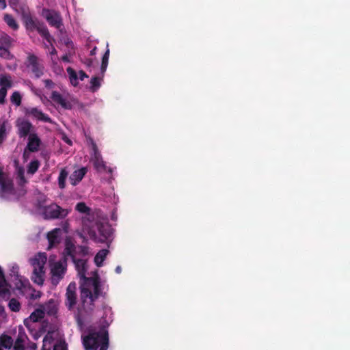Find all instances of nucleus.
<instances>
[{"mask_svg":"<svg viewBox=\"0 0 350 350\" xmlns=\"http://www.w3.org/2000/svg\"><path fill=\"white\" fill-rule=\"evenodd\" d=\"M45 87L47 88H53L55 87V84L52 79H46L44 80Z\"/></svg>","mask_w":350,"mask_h":350,"instance_id":"44","label":"nucleus"},{"mask_svg":"<svg viewBox=\"0 0 350 350\" xmlns=\"http://www.w3.org/2000/svg\"><path fill=\"white\" fill-rule=\"evenodd\" d=\"M66 142L68 143V144H70L71 143V140L68 139V140L66 141Z\"/></svg>","mask_w":350,"mask_h":350,"instance_id":"58","label":"nucleus"},{"mask_svg":"<svg viewBox=\"0 0 350 350\" xmlns=\"http://www.w3.org/2000/svg\"><path fill=\"white\" fill-rule=\"evenodd\" d=\"M88 173V167H82L79 170H75L70 176V181L72 185H77L81 181Z\"/></svg>","mask_w":350,"mask_h":350,"instance_id":"18","label":"nucleus"},{"mask_svg":"<svg viewBox=\"0 0 350 350\" xmlns=\"http://www.w3.org/2000/svg\"><path fill=\"white\" fill-rule=\"evenodd\" d=\"M68 172L67 171L66 169H65V167H64L63 169L61 170L59 174V177H58V185H59V188L60 189H64L65 187H66V178L68 176Z\"/></svg>","mask_w":350,"mask_h":350,"instance_id":"26","label":"nucleus"},{"mask_svg":"<svg viewBox=\"0 0 350 350\" xmlns=\"http://www.w3.org/2000/svg\"><path fill=\"white\" fill-rule=\"evenodd\" d=\"M63 259L66 260V256H70L72 260L75 259L76 256V246L70 239H66L65 243V247L63 252Z\"/></svg>","mask_w":350,"mask_h":350,"instance_id":"21","label":"nucleus"},{"mask_svg":"<svg viewBox=\"0 0 350 350\" xmlns=\"http://www.w3.org/2000/svg\"><path fill=\"white\" fill-rule=\"evenodd\" d=\"M92 63V61L91 59L88 60V66H90Z\"/></svg>","mask_w":350,"mask_h":350,"instance_id":"57","label":"nucleus"},{"mask_svg":"<svg viewBox=\"0 0 350 350\" xmlns=\"http://www.w3.org/2000/svg\"><path fill=\"white\" fill-rule=\"evenodd\" d=\"M5 131L6 128L4 123L0 124V139H3V137H4L5 135Z\"/></svg>","mask_w":350,"mask_h":350,"instance_id":"47","label":"nucleus"},{"mask_svg":"<svg viewBox=\"0 0 350 350\" xmlns=\"http://www.w3.org/2000/svg\"><path fill=\"white\" fill-rule=\"evenodd\" d=\"M83 345L86 350H107L109 347V332L106 328L99 331L90 330L88 334L83 337Z\"/></svg>","mask_w":350,"mask_h":350,"instance_id":"1","label":"nucleus"},{"mask_svg":"<svg viewBox=\"0 0 350 350\" xmlns=\"http://www.w3.org/2000/svg\"><path fill=\"white\" fill-rule=\"evenodd\" d=\"M0 86L4 88L8 92V89L12 87V81L11 76L4 75L0 78Z\"/></svg>","mask_w":350,"mask_h":350,"instance_id":"28","label":"nucleus"},{"mask_svg":"<svg viewBox=\"0 0 350 350\" xmlns=\"http://www.w3.org/2000/svg\"><path fill=\"white\" fill-rule=\"evenodd\" d=\"M79 73V79L83 80L85 78H88V75H86L85 72L83 71V70H81Z\"/></svg>","mask_w":350,"mask_h":350,"instance_id":"48","label":"nucleus"},{"mask_svg":"<svg viewBox=\"0 0 350 350\" xmlns=\"http://www.w3.org/2000/svg\"><path fill=\"white\" fill-rule=\"evenodd\" d=\"M16 126L18 128L17 133L20 137H25L29 136L31 131L33 129V126L29 120L22 119L16 121Z\"/></svg>","mask_w":350,"mask_h":350,"instance_id":"12","label":"nucleus"},{"mask_svg":"<svg viewBox=\"0 0 350 350\" xmlns=\"http://www.w3.org/2000/svg\"><path fill=\"white\" fill-rule=\"evenodd\" d=\"M26 66L31 68L36 78L38 79L43 76L44 66L43 64L40 62V59H39L35 54H28Z\"/></svg>","mask_w":350,"mask_h":350,"instance_id":"8","label":"nucleus"},{"mask_svg":"<svg viewBox=\"0 0 350 350\" xmlns=\"http://www.w3.org/2000/svg\"><path fill=\"white\" fill-rule=\"evenodd\" d=\"M68 213V210L62 208L57 204H51L44 208V216L47 219H64Z\"/></svg>","mask_w":350,"mask_h":350,"instance_id":"9","label":"nucleus"},{"mask_svg":"<svg viewBox=\"0 0 350 350\" xmlns=\"http://www.w3.org/2000/svg\"><path fill=\"white\" fill-rule=\"evenodd\" d=\"M108 64H109V60L105 59V57H103L102 61H101V67H100L101 73L103 75H105V73L107 70V67L108 66Z\"/></svg>","mask_w":350,"mask_h":350,"instance_id":"41","label":"nucleus"},{"mask_svg":"<svg viewBox=\"0 0 350 350\" xmlns=\"http://www.w3.org/2000/svg\"><path fill=\"white\" fill-rule=\"evenodd\" d=\"M67 263L66 259L62 260L51 262L50 261V273L51 274V283L54 286H57L60 280L64 278L66 273Z\"/></svg>","mask_w":350,"mask_h":350,"instance_id":"5","label":"nucleus"},{"mask_svg":"<svg viewBox=\"0 0 350 350\" xmlns=\"http://www.w3.org/2000/svg\"><path fill=\"white\" fill-rule=\"evenodd\" d=\"M75 209L81 213H88L90 210V207L87 206L85 202L77 203Z\"/></svg>","mask_w":350,"mask_h":350,"instance_id":"40","label":"nucleus"},{"mask_svg":"<svg viewBox=\"0 0 350 350\" xmlns=\"http://www.w3.org/2000/svg\"><path fill=\"white\" fill-rule=\"evenodd\" d=\"M4 21L6 22L7 25L11 27L14 30H17L19 28V25L16 22V20H14V17L12 16L10 14H4Z\"/></svg>","mask_w":350,"mask_h":350,"instance_id":"27","label":"nucleus"},{"mask_svg":"<svg viewBox=\"0 0 350 350\" xmlns=\"http://www.w3.org/2000/svg\"><path fill=\"white\" fill-rule=\"evenodd\" d=\"M109 252V250L102 249L98 252L96 253L94 257V262L96 266L100 267L103 265V261H105L107 255Z\"/></svg>","mask_w":350,"mask_h":350,"instance_id":"25","label":"nucleus"},{"mask_svg":"<svg viewBox=\"0 0 350 350\" xmlns=\"http://www.w3.org/2000/svg\"><path fill=\"white\" fill-rule=\"evenodd\" d=\"M96 228L98 234L95 231H89V235L96 243H108L111 240L113 228L111 225L105 222H96Z\"/></svg>","mask_w":350,"mask_h":350,"instance_id":"3","label":"nucleus"},{"mask_svg":"<svg viewBox=\"0 0 350 350\" xmlns=\"http://www.w3.org/2000/svg\"><path fill=\"white\" fill-rule=\"evenodd\" d=\"M22 19L28 31L36 30L43 38H44L49 44H52L55 39L51 36L46 26L44 23H40L38 20L33 19L31 12L27 7H21Z\"/></svg>","mask_w":350,"mask_h":350,"instance_id":"2","label":"nucleus"},{"mask_svg":"<svg viewBox=\"0 0 350 350\" xmlns=\"http://www.w3.org/2000/svg\"><path fill=\"white\" fill-rule=\"evenodd\" d=\"M44 17L52 27L59 29L62 27V19L59 12L53 10H46L44 13Z\"/></svg>","mask_w":350,"mask_h":350,"instance_id":"13","label":"nucleus"},{"mask_svg":"<svg viewBox=\"0 0 350 350\" xmlns=\"http://www.w3.org/2000/svg\"><path fill=\"white\" fill-rule=\"evenodd\" d=\"M14 185L12 179L0 169V190L2 193H12Z\"/></svg>","mask_w":350,"mask_h":350,"instance_id":"14","label":"nucleus"},{"mask_svg":"<svg viewBox=\"0 0 350 350\" xmlns=\"http://www.w3.org/2000/svg\"><path fill=\"white\" fill-rule=\"evenodd\" d=\"M109 49H107L103 55V57L105 58V59L109 60Z\"/></svg>","mask_w":350,"mask_h":350,"instance_id":"51","label":"nucleus"},{"mask_svg":"<svg viewBox=\"0 0 350 350\" xmlns=\"http://www.w3.org/2000/svg\"><path fill=\"white\" fill-rule=\"evenodd\" d=\"M61 59L64 62H69V57L68 55H64L62 57H61Z\"/></svg>","mask_w":350,"mask_h":350,"instance_id":"53","label":"nucleus"},{"mask_svg":"<svg viewBox=\"0 0 350 350\" xmlns=\"http://www.w3.org/2000/svg\"><path fill=\"white\" fill-rule=\"evenodd\" d=\"M81 252L83 253V254H87L88 253L87 248H85V247H81Z\"/></svg>","mask_w":350,"mask_h":350,"instance_id":"55","label":"nucleus"},{"mask_svg":"<svg viewBox=\"0 0 350 350\" xmlns=\"http://www.w3.org/2000/svg\"><path fill=\"white\" fill-rule=\"evenodd\" d=\"M81 288H93V292L96 295H100L102 293L101 284L100 282V278L97 273H94V276L85 278L80 281V293H81Z\"/></svg>","mask_w":350,"mask_h":350,"instance_id":"7","label":"nucleus"},{"mask_svg":"<svg viewBox=\"0 0 350 350\" xmlns=\"http://www.w3.org/2000/svg\"><path fill=\"white\" fill-rule=\"evenodd\" d=\"M8 94V92H6V90H5L4 88L1 87L0 88V104L5 103V97Z\"/></svg>","mask_w":350,"mask_h":350,"instance_id":"42","label":"nucleus"},{"mask_svg":"<svg viewBox=\"0 0 350 350\" xmlns=\"http://www.w3.org/2000/svg\"><path fill=\"white\" fill-rule=\"evenodd\" d=\"M62 234V230L60 228H54L53 230L49 231L47 234L46 237L49 243V248L53 247L57 244L60 243L61 237L60 234Z\"/></svg>","mask_w":350,"mask_h":350,"instance_id":"20","label":"nucleus"},{"mask_svg":"<svg viewBox=\"0 0 350 350\" xmlns=\"http://www.w3.org/2000/svg\"><path fill=\"white\" fill-rule=\"evenodd\" d=\"M9 284L5 280V273L0 266V296L5 297L7 295H10Z\"/></svg>","mask_w":350,"mask_h":350,"instance_id":"22","label":"nucleus"},{"mask_svg":"<svg viewBox=\"0 0 350 350\" xmlns=\"http://www.w3.org/2000/svg\"><path fill=\"white\" fill-rule=\"evenodd\" d=\"M51 99L55 103L59 104L63 109H70L72 107L71 103L68 102L66 99L64 98L62 95L57 91H53L51 95Z\"/></svg>","mask_w":350,"mask_h":350,"instance_id":"19","label":"nucleus"},{"mask_svg":"<svg viewBox=\"0 0 350 350\" xmlns=\"http://www.w3.org/2000/svg\"><path fill=\"white\" fill-rule=\"evenodd\" d=\"M26 286V282L21 279H18L17 282L16 283V288L18 290H22L24 287Z\"/></svg>","mask_w":350,"mask_h":350,"instance_id":"43","label":"nucleus"},{"mask_svg":"<svg viewBox=\"0 0 350 350\" xmlns=\"http://www.w3.org/2000/svg\"><path fill=\"white\" fill-rule=\"evenodd\" d=\"M89 142L94 151L93 163L96 170H103L106 167L105 163L102 158L101 154L99 152L97 146L94 139L89 138Z\"/></svg>","mask_w":350,"mask_h":350,"instance_id":"11","label":"nucleus"},{"mask_svg":"<svg viewBox=\"0 0 350 350\" xmlns=\"http://www.w3.org/2000/svg\"><path fill=\"white\" fill-rule=\"evenodd\" d=\"M0 57L4 58L5 59L10 60L13 59L14 56L11 54L10 51V48L6 49H0Z\"/></svg>","mask_w":350,"mask_h":350,"instance_id":"37","label":"nucleus"},{"mask_svg":"<svg viewBox=\"0 0 350 350\" xmlns=\"http://www.w3.org/2000/svg\"><path fill=\"white\" fill-rule=\"evenodd\" d=\"M44 311L49 314L50 316H53V314L57 312V308L55 305L54 301H49L44 307Z\"/></svg>","mask_w":350,"mask_h":350,"instance_id":"35","label":"nucleus"},{"mask_svg":"<svg viewBox=\"0 0 350 350\" xmlns=\"http://www.w3.org/2000/svg\"><path fill=\"white\" fill-rule=\"evenodd\" d=\"M66 71L69 75V78L70 79L72 84L73 85H77L79 84V78L76 70L72 68V67H68Z\"/></svg>","mask_w":350,"mask_h":350,"instance_id":"31","label":"nucleus"},{"mask_svg":"<svg viewBox=\"0 0 350 350\" xmlns=\"http://www.w3.org/2000/svg\"><path fill=\"white\" fill-rule=\"evenodd\" d=\"M28 150L27 148V146L25 147V150H24V152H23V159L25 161H27V159H28L29 157V153H28Z\"/></svg>","mask_w":350,"mask_h":350,"instance_id":"49","label":"nucleus"},{"mask_svg":"<svg viewBox=\"0 0 350 350\" xmlns=\"http://www.w3.org/2000/svg\"><path fill=\"white\" fill-rule=\"evenodd\" d=\"M53 42H52V44H50V45H51V49L50 50L49 53H50V54H51V56H52V57H51L52 61H53V62H55V61H56V59H55V57H54V55H57V51H56L55 48L54 47V46H53Z\"/></svg>","mask_w":350,"mask_h":350,"instance_id":"46","label":"nucleus"},{"mask_svg":"<svg viewBox=\"0 0 350 350\" xmlns=\"http://www.w3.org/2000/svg\"><path fill=\"white\" fill-rule=\"evenodd\" d=\"M76 289L75 282H70L67 286L65 305L68 310H72L77 304Z\"/></svg>","mask_w":350,"mask_h":350,"instance_id":"10","label":"nucleus"},{"mask_svg":"<svg viewBox=\"0 0 350 350\" xmlns=\"http://www.w3.org/2000/svg\"><path fill=\"white\" fill-rule=\"evenodd\" d=\"M13 39L10 36L4 35L0 37V49L12 47Z\"/></svg>","mask_w":350,"mask_h":350,"instance_id":"30","label":"nucleus"},{"mask_svg":"<svg viewBox=\"0 0 350 350\" xmlns=\"http://www.w3.org/2000/svg\"><path fill=\"white\" fill-rule=\"evenodd\" d=\"M46 262V256H39L31 259L33 267L31 280L38 285H43L45 276L44 265Z\"/></svg>","mask_w":350,"mask_h":350,"instance_id":"4","label":"nucleus"},{"mask_svg":"<svg viewBox=\"0 0 350 350\" xmlns=\"http://www.w3.org/2000/svg\"><path fill=\"white\" fill-rule=\"evenodd\" d=\"M11 103H14L16 106H20L21 103V94L18 91H14L10 98Z\"/></svg>","mask_w":350,"mask_h":350,"instance_id":"38","label":"nucleus"},{"mask_svg":"<svg viewBox=\"0 0 350 350\" xmlns=\"http://www.w3.org/2000/svg\"><path fill=\"white\" fill-rule=\"evenodd\" d=\"M96 48L95 47L94 49H93L91 51H90V54L91 55H94L95 54V51H96Z\"/></svg>","mask_w":350,"mask_h":350,"instance_id":"56","label":"nucleus"},{"mask_svg":"<svg viewBox=\"0 0 350 350\" xmlns=\"http://www.w3.org/2000/svg\"><path fill=\"white\" fill-rule=\"evenodd\" d=\"M122 271L121 267L120 265H118V267H116V273H120Z\"/></svg>","mask_w":350,"mask_h":350,"instance_id":"54","label":"nucleus"},{"mask_svg":"<svg viewBox=\"0 0 350 350\" xmlns=\"http://www.w3.org/2000/svg\"><path fill=\"white\" fill-rule=\"evenodd\" d=\"M100 295H96L91 289L81 288L80 298L82 303V308L87 314L92 313L95 308V302Z\"/></svg>","mask_w":350,"mask_h":350,"instance_id":"6","label":"nucleus"},{"mask_svg":"<svg viewBox=\"0 0 350 350\" xmlns=\"http://www.w3.org/2000/svg\"><path fill=\"white\" fill-rule=\"evenodd\" d=\"M100 80L101 79L97 77V76L91 78L90 89L92 92H94L99 90L101 85Z\"/></svg>","mask_w":350,"mask_h":350,"instance_id":"32","label":"nucleus"},{"mask_svg":"<svg viewBox=\"0 0 350 350\" xmlns=\"http://www.w3.org/2000/svg\"><path fill=\"white\" fill-rule=\"evenodd\" d=\"M9 5L16 12H20L21 15V6H27L26 5H21L19 3V0H9Z\"/></svg>","mask_w":350,"mask_h":350,"instance_id":"39","label":"nucleus"},{"mask_svg":"<svg viewBox=\"0 0 350 350\" xmlns=\"http://www.w3.org/2000/svg\"><path fill=\"white\" fill-rule=\"evenodd\" d=\"M26 115L31 116L32 118L44 122H53V119L49 117L47 114L44 113L42 111L33 107L32 108L26 109Z\"/></svg>","mask_w":350,"mask_h":350,"instance_id":"15","label":"nucleus"},{"mask_svg":"<svg viewBox=\"0 0 350 350\" xmlns=\"http://www.w3.org/2000/svg\"><path fill=\"white\" fill-rule=\"evenodd\" d=\"M7 6L5 0H0V9H5Z\"/></svg>","mask_w":350,"mask_h":350,"instance_id":"50","label":"nucleus"},{"mask_svg":"<svg viewBox=\"0 0 350 350\" xmlns=\"http://www.w3.org/2000/svg\"><path fill=\"white\" fill-rule=\"evenodd\" d=\"M9 309L14 312H18L21 308V304L16 298H11L9 301Z\"/></svg>","mask_w":350,"mask_h":350,"instance_id":"33","label":"nucleus"},{"mask_svg":"<svg viewBox=\"0 0 350 350\" xmlns=\"http://www.w3.org/2000/svg\"><path fill=\"white\" fill-rule=\"evenodd\" d=\"M44 47H45V48H49V45L45 44V45H44Z\"/></svg>","mask_w":350,"mask_h":350,"instance_id":"59","label":"nucleus"},{"mask_svg":"<svg viewBox=\"0 0 350 350\" xmlns=\"http://www.w3.org/2000/svg\"><path fill=\"white\" fill-rule=\"evenodd\" d=\"M14 350H25L24 340L21 335H18L15 342L13 343Z\"/></svg>","mask_w":350,"mask_h":350,"instance_id":"36","label":"nucleus"},{"mask_svg":"<svg viewBox=\"0 0 350 350\" xmlns=\"http://www.w3.org/2000/svg\"><path fill=\"white\" fill-rule=\"evenodd\" d=\"M47 340V336H45L43 340V346L42 348V350H51L50 349H46L45 347V342Z\"/></svg>","mask_w":350,"mask_h":350,"instance_id":"52","label":"nucleus"},{"mask_svg":"<svg viewBox=\"0 0 350 350\" xmlns=\"http://www.w3.org/2000/svg\"><path fill=\"white\" fill-rule=\"evenodd\" d=\"M40 166V163L38 160H33L30 161L27 167V172L30 174H33L38 171L39 167Z\"/></svg>","mask_w":350,"mask_h":350,"instance_id":"34","label":"nucleus"},{"mask_svg":"<svg viewBox=\"0 0 350 350\" xmlns=\"http://www.w3.org/2000/svg\"><path fill=\"white\" fill-rule=\"evenodd\" d=\"M41 140L36 133H30L28 137L27 148L29 152H37L40 146Z\"/></svg>","mask_w":350,"mask_h":350,"instance_id":"17","label":"nucleus"},{"mask_svg":"<svg viewBox=\"0 0 350 350\" xmlns=\"http://www.w3.org/2000/svg\"><path fill=\"white\" fill-rule=\"evenodd\" d=\"M72 262L75 265L76 270H77L78 276L80 278V281L83 280L88 271L87 260H85V259L77 258L75 257Z\"/></svg>","mask_w":350,"mask_h":350,"instance_id":"16","label":"nucleus"},{"mask_svg":"<svg viewBox=\"0 0 350 350\" xmlns=\"http://www.w3.org/2000/svg\"><path fill=\"white\" fill-rule=\"evenodd\" d=\"M44 314L45 312L43 310H35L31 314H30L28 319L24 320V325L28 327L29 321L33 323L38 322V321L42 319V318L44 317Z\"/></svg>","mask_w":350,"mask_h":350,"instance_id":"23","label":"nucleus"},{"mask_svg":"<svg viewBox=\"0 0 350 350\" xmlns=\"http://www.w3.org/2000/svg\"><path fill=\"white\" fill-rule=\"evenodd\" d=\"M14 340L10 335L2 334L0 335V350L11 349Z\"/></svg>","mask_w":350,"mask_h":350,"instance_id":"24","label":"nucleus"},{"mask_svg":"<svg viewBox=\"0 0 350 350\" xmlns=\"http://www.w3.org/2000/svg\"><path fill=\"white\" fill-rule=\"evenodd\" d=\"M16 178L18 179L19 185H24L27 183L25 176V170L23 167L18 166L16 167Z\"/></svg>","mask_w":350,"mask_h":350,"instance_id":"29","label":"nucleus"},{"mask_svg":"<svg viewBox=\"0 0 350 350\" xmlns=\"http://www.w3.org/2000/svg\"><path fill=\"white\" fill-rule=\"evenodd\" d=\"M53 350H68V349H67L66 344L59 343V344L55 345Z\"/></svg>","mask_w":350,"mask_h":350,"instance_id":"45","label":"nucleus"}]
</instances>
